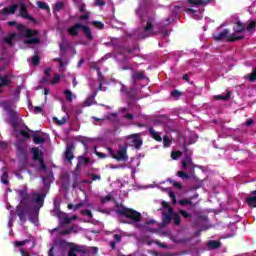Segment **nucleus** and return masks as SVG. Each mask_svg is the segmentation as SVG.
Listing matches in <instances>:
<instances>
[{
  "label": "nucleus",
  "mask_w": 256,
  "mask_h": 256,
  "mask_svg": "<svg viewBox=\"0 0 256 256\" xmlns=\"http://www.w3.org/2000/svg\"><path fill=\"white\" fill-rule=\"evenodd\" d=\"M10 123L13 129V135L16 138V149L18 153V159L20 161L19 167H27V139H31L29 134V128L19 120V113L10 111Z\"/></svg>",
  "instance_id": "obj_1"
},
{
  "label": "nucleus",
  "mask_w": 256,
  "mask_h": 256,
  "mask_svg": "<svg viewBox=\"0 0 256 256\" xmlns=\"http://www.w3.org/2000/svg\"><path fill=\"white\" fill-rule=\"evenodd\" d=\"M20 204L16 207V215L21 223H33V194H29L27 188L17 191Z\"/></svg>",
  "instance_id": "obj_2"
},
{
  "label": "nucleus",
  "mask_w": 256,
  "mask_h": 256,
  "mask_svg": "<svg viewBox=\"0 0 256 256\" xmlns=\"http://www.w3.org/2000/svg\"><path fill=\"white\" fill-rule=\"evenodd\" d=\"M45 197H47L45 188L33 193V225L36 227H39V211L45 205Z\"/></svg>",
  "instance_id": "obj_3"
},
{
  "label": "nucleus",
  "mask_w": 256,
  "mask_h": 256,
  "mask_svg": "<svg viewBox=\"0 0 256 256\" xmlns=\"http://www.w3.org/2000/svg\"><path fill=\"white\" fill-rule=\"evenodd\" d=\"M33 161L34 167L37 171H47V165L45 164V152L43 151V146L33 147Z\"/></svg>",
  "instance_id": "obj_4"
},
{
  "label": "nucleus",
  "mask_w": 256,
  "mask_h": 256,
  "mask_svg": "<svg viewBox=\"0 0 256 256\" xmlns=\"http://www.w3.org/2000/svg\"><path fill=\"white\" fill-rule=\"evenodd\" d=\"M79 29L82 30L87 41H93V33L91 32V28L81 23H75L73 26H70L68 28V35H70L71 37H77V35H79Z\"/></svg>",
  "instance_id": "obj_5"
},
{
  "label": "nucleus",
  "mask_w": 256,
  "mask_h": 256,
  "mask_svg": "<svg viewBox=\"0 0 256 256\" xmlns=\"http://www.w3.org/2000/svg\"><path fill=\"white\" fill-rule=\"evenodd\" d=\"M120 208L116 210L117 215H121L122 217H126V219H131V221H134V223H139L141 219H143V215H141L140 212H137L134 209L127 208L123 206V204H120Z\"/></svg>",
  "instance_id": "obj_6"
},
{
  "label": "nucleus",
  "mask_w": 256,
  "mask_h": 256,
  "mask_svg": "<svg viewBox=\"0 0 256 256\" xmlns=\"http://www.w3.org/2000/svg\"><path fill=\"white\" fill-rule=\"evenodd\" d=\"M155 15L148 16L146 25L143 27V33L141 34L142 39H147V37H156L159 35V31L155 30Z\"/></svg>",
  "instance_id": "obj_7"
},
{
  "label": "nucleus",
  "mask_w": 256,
  "mask_h": 256,
  "mask_svg": "<svg viewBox=\"0 0 256 256\" xmlns=\"http://www.w3.org/2000/svg\"><path fill=\"white\" fill-rule=\"evenodd\" d=\"M16 29L18 31L17 37H25L24 43L26 45H33V30L28 29L23 24H17Z\"/></svg>",
  "instance_id": "obj_8"
},
{
  "label": "nucleus",
  "mask_w": 256,
  "mask_h": 256,
  "mask_svg": "<svg viewBox=\"0 0 256 256\" xmlns=\"http://www.w3.org/2000/svg\"><path fill=\"white\" fill-rule=\"evenodd\" d=\"M47 137V134L44 132L33 131L34 145H43V143H47Z\"/></svg>",
  "instance_id": "obj_9"
},
{
  "label": "nucleus",
  "mask_w": 256,
  "mask_h": 256,
  "mask_svg": "<svg viewBox=\"0 0 256 256\" xmlns=\"http://www.w3.org/2000/svg\"><path fill=\"white\" fill-rule=\"evenodd\" d=\"M114 159L116 161H123L124 163L129 161V156L127 155V147H120Z\"/></svg>",
  "instance_id": "obj_10"
},
{
  "label": "nucleus",
  "mask_w": 256,
  "mask_h": 256,
  "mask_svg": "<svg viewBox=\"0 0 256 256\" xmlns=\"http://www.w3.org/2000/svg\"><path fill=\"white\" fill-rule=\"evenodd\" d=\"M13 79H15V75L13 74H4L0 78V87H9V85H13Z\"/></svg>",
  "instance_id": "obj_11"
},
{
  "label": "nucleus",
  "mask_w": 256,
  "mask_h": 256,
  "mask_svg": "<svg viewBox=\"0 0 256 256\" xmlns=\"http://www.w3.org/2000/svg\"><path fill=\"white\" fill-rule=\"evenodd\" d=\"M129 139H132V145L137 150L141 149L143 147V139H141L139 134H131L129 136Z\"/></svg>",
  "instance_id": "obj_12"
},
{
  "label": "nucleus",
  "mask_w": 256,
  "mask_h": 256,
  "mask_svg": "<svg viewBox=\"0 0 256 256\" xmlns=\"http://www.w3.org/2000/svg\"><path fill=\"white\" fill-rule=\"evenodd\" d=\"M190 7H207L211 3V0H187Z\"/></svg>",
  "instance_id": "obj_13"
},
{
  "label": "nucleus",
  "mask_w": 256,
  "mask_h": 256,
  "mask_svg": "<svg viewBox=\"0 0 256 256\" xmlns=\"http://www.w3.org/2000/svg\"><path fill=\"white\" fill-rule=\"evenodd\" d=\"M78 162L76 165V171H79V169H81V167H87V165H89V163H91V158L85 157V156H78L77 157Z\"/></svg>",
  "instance_id": "obj_14"
},
{
  "label": "nucleus",
  "mask_w": 256,
  "mask_h": 256,
  "mask_svg": "<svg viewBox=\"0 0 256 256\" xmlns=\"http://www.w3.org/2000/svg\"><path fill=\"white\" fill-rule=\"evenodd\" d=\"M173 221V208H169L168 213L162 214V225L165 227V225H169Z\"/></svg>",
  "instance_id": "obj_15"
},
{
  "label": "nucleus",
  "mask_w": 256,
  "mask_h": 256,
  "mask_svg": "<svg viewBox=\"0 0 256 256\" xmlns=\"http://www.w3.org/2000/svg\"><path fill=\"white\" fill-rule=\"evenodd\" d=\"M131 79L135 87V85H137V81H143V79H147V77L145 76V71H138L132 74Z\"/></svg>",
  "instance_id": "obj_16"
},
{
  "label": "nucleus",
  "mask_w": 256,
  "mask_h": 256,
  "mask_svg": "<svg viewBox=\"0 0 256 256\" xmlns=\"http://www.w3.org/2000/svg\"><path fill=\"white\" fill-rule=\"evenodd\" d=\"M75 149V144L70 143L67 147H66V151H65V159L66 161H73V159H75V155H73V150Z\"/></svg>",
  "instance_id": "obj_17"
},
{
  "label": "nucleus",
  "mask_w": 256,
  "mask_h": 256,
  "mask_svg": "<svg viewBox=\"0 0 256 256\" xmlns=\"http://www.w3.org/2000/svg\"><path fill=\"white\" fill-rule=\"evenodd\" d=\"M56 216L58 217V219H60L62 225H69V223H71V218L68 217L67 214L62 212L61 210L57 211Z\"/></svg>",
  "instance_id": "obj_18"
},
{
  "label": "nucleus",
  "mask_w": 256,
  "mask_h": 256,
  "mask_svg": "<svg viewBox=\"0 0 256 256\" xmlns=\"http://www.w3.org/2000/svg\"><path fill=\"white\" fill-rule=\"evenodd\" d=\"M95 97H97V90L94 91L93 94L84 101L83 107H91V105H97Z\"/></svg>",
  "instance_id": "obj_19"
},
{
  "label": "nucleus",
  "mask_w": 256,
  "mask_h": 256,
  "mask_svg": "<svg viewBox=\"0 0 256 256\" xmlns=\"http://www.w3.org/2000/svg\"><path fill=\"white\" fill-rule=\"evenodd\" d=\"M229 35V29H224L222 32H218L213 35L214 41H223V39H227Z\"/></svg>",
  "instance_id": "obj_20"
},
{
  "label": "nucleus",
  "mask_w": 256,
  "mask_h": 256,
  "mask_svg": "<svg viewBox=\"0 0 256 256\" xmlns=\"http://www.w3.org/2000/svg\"><path fill=\"white\" fill-rule=\"evenodd\" d=\"M17 9H19V5L18 4H13L12 6L10 7H5L3 10H2V15H15V11H17Z\"/></svg>",
  "instance_id": "obj_21"
},
{
  "label": "nucleus",
  "mask_w": 256,
  "mask_h": 256,
  "mask_svg": "<svg viewBox=\"0 0 256 256\" xmlns=\"http://www.w3.org/2000/svg\"><path fill=\"white\" fill-rule=\"evenodd\" d=\"M243 39H245L244 35H239V33H235V32L227 36L228 43H235V41H241Z\"/></svg>",
  "instance_id": "obj_22"
},
{
  "label": "nucleus",
  "mask_w": 256,
  "mask_h": 256,
  "mask_svg": "<svg viewBox=\"0 0 256 256\" xmlns=\"http://www.w3.org/2000/svg\"><path fill=\"white\" fill-rule=\"evenodd\" d=\"M5 55H7V48H3L0 53V62L3 61L4 67H9L11 65V60L9 58H5Z\"/></svg>",
  "instance_id": "obj_23"
},
{
  "label": "nucleus",
  "mask_w": 256,
  "mask_h": 256,
  "mask_svg": "<svg viewBox=\"0 0 256 256\" xmlns=\"http://www.w3.org/2000/svg\"><path fill=\"white\" fill-rule=\"evenodd\" d=\"M20 15L24 19H29L30 21H33V16H31L27 13V5H25V4L20 5Z\"/></svg>",
  "instance_id": "obj_24"
},
{
  "label": "nucleus",
  "mask_w": 256,
  "mask_h": 256,
  "mask_svg": "<svg viewBox=\"0 0 256 256\" xmlns=\"http://www.w3.org/2000/svg\"><path fill=\"white\" fill-rule=\"evenodd\" d=\"M150 136L152 137V139H154L155 141H158L159 143H161V141H163V138L161 137V134H159V132L155 131V128L150 127L148 129Z\"/></svg>",
  "instance_id": "obj_25"
},
{
  "label": "nucleus",
  "mask_w": 256,
  "mask_h": 256,
  "mask_svg": "<svg viewBox=\"0 0 256 256\" xmlns=\"http://www.w3.org/2000/svg\"><path fill=\"white\" fill-rule=\"evenodd\" d=\"M246 27L241 21H237L233 27L234 33H243Z\"/></svg>",
  "instance_id": "obj_26"
},
{
  "label": "nucleus",
  "mask_w": 256,
  "mask_h": 256,
  "mask_svg": "<svg viewBox=\"0 0 256 256\" xmlns=\"http://www.w3.org/2000/svg\"><path fill=\"white\" fill-rule=\"evenodd\" d=\"M193 167V159L191 156H186L185 159L182 161V167L184 170H187L188 167Z\"/></svg>",
  "instance_id": "obj_27"
},
{
  "label": "nucleus",
  "mask_w": 256,
  "mask_h": 256,
  "mask_svg": "<svg viewBox=\"0 0 256 256\" xmlns=\"http://www.w3.org/2000/svg\"><path fill=\"white\" fill-rule=\"evenodd\" d=\"M17 39V33H12L10 34L8 37H5L3 39L4 43H6L7 45H9L10 47H13V40Z\"/></svg>",
  "instance_id": "obj_28"
},
{
  "label": "nucleus",
  "mask_w": 256,
  "mask_h": 256,
  "mask_svg": "<svg viewBox=\"0 0 256 256\" xmlns=\"http://www.w3.org/2000/svg\"><path fill=\"white\" fill-rule=\"evenodd\" d=\"M214 99L216 101H229L231 99V92H227V94H220V95H216L214 96Z\"/></svg>",
  "instance_id": "obj_29"
},
{
  "label": "nucleus",
  "mask_w": 256,
  "mask_h": 256,
  "mask_svg": "<svg viewBox=\"0 0 256 256\" xmlns=\"http://www.w3.org/2000/svg\"><path fill=\"white\" fill-rule=\"evenodd\" d=\"M207 247H209V249H219V247H221V242L216 240H210L207 243Z\"/></svg>",
  "instance_id": "obj_30"
},
{
  "label": "nucleus",
  "mask_w": 256,
  "mask_h": 256,
  "mask_svg": "<svg viewBox=\"0 0 256 256\" xmlns=\"http://www.w3.org/2000/svg\"><path fill=\"white\" fill-rule=\"evenodd\" d=\"M27 243H31V239H25L22 241L16 240L14 241V247L19 248V247H25Z\"/></svg>",
  "instance_id": "obj_31"
},
{
  "label": "nucleus",
  "mask_w": 256,
  "mask_h": 256,
  "mask_svg": "<svg viewBox=\"0 0 256 256\" xmlns=\"http://www.w3.org/2000/svg\"><path fill=\"white\" fill-rule=\"evenodd\" d=\"M37 5L39 9H43L44 11H47V13H51V8H49V5H47V2L38 1Z\"/></svg>",
  "instance_id": "obj_32"
},
{
  "label": "nucleus",
  "mask_w": 256,
  "mask_h": 256,
  "mask_svg": "<svg viewBox=\"0 0 256 256\" xmlns=\"http://www.w3.org/2000/svg\"><path fill=\"white\" fill-rule=\"evenodd\" d=\"M1 183H3V185H9V173L5 170L1 175Z\"/></svg>",
  "instance_id": "obj_33"
},
{
  "label": "nucleus",
  "mask_w": 256,
  "mask_h": 256,
  "mask_svg": "<svg viewBox=\"0 0 256 256\" xmlns=\"http://www.w3.org/2000/svg\"><path fill=\"white\" fill-rule=\"evenodd\" d=\"M172 219L174 221V225L178 227V225H181V216L177 213L172 212Z\"/></svg>",
  "instance_id": "obj_34"
},
{
  "label": "nucleus",
  "mask_w": 256,
  "mask_h": 256,
  "mask_svg": "<svg viewBox=\"0 0 256 256\" xmlns=\"http://www.w3.org/2000/svg\"><path fill=\"white\" fill-rule=\"evenodd\" d=\"M179 205H181V207L185 206V205H190L191 207H195V204H193V202L189 199H181L178 201Z\"/></svg>",
  "instance_id": "obj_35"
},
{
  "label": "nucleus",
  "mask_w": 256,
  "mask_h": 256,
  "mask_svg": "<svg viewBox=\"0 0 256 256\" xmlns=\"http://www.w3.org/2000/svg\"><path fill=\"white\" fill-rule=\"evenodd\" d=\"M171 143H173V140H171L169 138V136L165 135L163 137V147L167 148V147H171Z\"/></svg>",
  "instance_id": "obj_36"
},
{
  "label": "nucleus",
  "mask_w": 256,
  "mask_h": 256,
  "mask_svg": "<svg viewBox=\"0 0 256 256\" xmlns=\"http://www.w3.org/2000/svg\"><path fill=\"white\" fill-rule=\"evenodd\" d=\"M52 120L56 125H65V123H67V119L65 117H62L61 120L57 117H53Z\"/></svg>",
  "instance_id": "obj_37"
},
{
  "label": "nucleus",
  "mask_w": 256,
  "mask_h": 256,
  "mask_svg": "<svg viewBox=\"0 0 256 256\" xmlns=\"http://www.w3.org/2000/svg\"><path fill=\"white\" fill-rule=\"evenodd\" d=\"M183 149H184V155L185 157H191V155H193V151L189 150V148H187V142H184L182 145Z\"/></svg>",
  "instance_id": "obj_38"
},
{
  "label": "nucleus",
  "mask_w": 256,
  "mask_h": 256,
  "mask_svg": "<svg viewBox=\"0 0 256 256\" xmlns=\"http://www.w3.org/2000/svg\"><path fill=\"white\" fill-rule=\"evenodd\" d=\"M64 95L69 103H73V92L71 90H65Z\"/></svg>",
  "instance_id": "obj_39"
},
{
  "label": "nucleus",
  "mask_w": 256,
  "mask_h": 256,
  "mask_svg": "<svg viewBox=\"0 0 256 256\" xmlns=\"http://www.w3.org/2000/svg\"><path fill=\"white\" fill-rule=\"evenodd\" d=\"M255 27H256V22L255 20H252L247 27L245 28L246 31H249L250 33H253V31H255Z\"/></svg>",
  "instance_id": "obj_40"
},
{
  "label": "nucleus",
  "mask_w": 256,
  "mask_h": 256,
  "mask_svg": "<svg viewBox=\"0 0 256 256\" xmlns=\"http://www.w3.org/2000/svg\"><path fill=\"white\" fill-rule=\"evenodd\" d=\"M39 35V31L33 30V45H38V43H41V40L37 37Z\"/></svg>",
  "instance_id": "obj_41"
},
{
  "label": "nucleus",
  "mask_w": 256,
  "mask_h": 256,
  "mask_svg": "<svg viewBox=\"0 0 256 256\" xmlns=\"http://www.w3.org/2000/svg\"><path fill=\"white\" fill-rule=\"evenodd\" d=\"M171 97H173V99H179V97H181L183 95V92L179 91V90H173L170 93Z\"/></svg>",
  "instance_id": "obj_42"
},
{
  "label": "nucleus",
  "mask_w": 256,
  "mask_h": 256,
  "mask_svg": "<svg viewBox=\"0 0 256 256\" xmlns=\"http://www.w3.org/2000/svg\"><path fill=\"white\" fill-rule=\"evenodd\" d=\"M91 25L96 27V29H104L105 28V24L103 22H100V21H92Z\"/></svg>",
  "instance_id": "obj_43"
},
{
  "label": "nucleus",
  "mask_w": 256,
  "mask_h": 256,
  "mask_svg": "<svg viewBox=\"0 0 256 256\" xmlns=\"http://www.w3.org/2000/svg\"><path fill=\"white\" fill-rule=\"evenodd\" d=\"M181 155H183V152L181 151H172L171 152V158L174 159V160H177L181 157Z\"/></svg>",
  "instance_id": "obj_44"
},
{
  "label": "nucleus",
  "mask_w": 256,
  "mask_h": 256,
  "mask_svg": "<svg viewBox=\"0 0 256 256\" xmlns=\"http://www.w3.org/2000/svg\"><path fill=\"white\" fill-rule=\"evenodd\" d=\"M65 7V4L63 2H57L54 6V11H61Z\"/></svg>",
  "instance_id": "obj_45"
},
{
  "label": "nucleus",
  "mask_w": 256,
  "mask_h": 256,
  "mask_svg": "<svg viewBox=\"0 0 256 256\" xmlns=\"http://www.w3.org/2000/svg\"><path fill=\"white\" fill-rule=\"evenodd\" d=\"M41 63V57L39 55L33 56V67H37Z\"/></svg>",
  "instance_id": "obj_46"
},
{
  "label": "nucleus",
  "mask_w": 256,
  "mask_h": 256,
  "mask_svg": "<svg viewBox=\"0 0 256 256\" xmlns=\"http://www.w3.org/2000/svg\"><path fill=\"white\" fill-rule=\"evenodd\" d=\"M106 2L105 0H94L95 7H105Z\"/></svg>",
  "instance_id": "obj_47"
},
{
  "label": "nucleus",
  "mask_w": 256,
  "mask_h": 256,
  "mask_svg": "<svg viewBox=\"0 0 256 256\" xmlns=\"http://www.w3.org/2000/svg\"><path fill=\"white\" fill-rule=\"evenodd\" d=\"M73 249L76 253H83L84 255L87 253V250L83 249V246H74Z\"/></svg>",
  "instance_id": "obj_48"
},
{
  "label": "nucleus",
  "mask_w": 256,
  "mask_h": 256,
  "mask_svg": "<svg viewBox=\"0 0 256 256\" xmlns=\"http://www.w3.org/2000/svg\"><path fill=\"white\" fill-rule=\"evenodd\" d=\"M113 239L115 243H121V241H123V236L121 234H114Z\"/></svg>",
  "instance_id": "obj_49"
},
{
  "label": "nucleus",
  "mask_w": 256,
  "mask_h": 256,
  "mask_svg": "<svg viewBox=\"0 0 256 256\" xmlns=\"http://www.w3.org/2000/svg\"><path fill=\"white\" fill-rule=\"evenodd\" d=\"M180 215H182V217H184L185 219H191L192 217V215L185 210H180Z\"/></svg>",
  "instance_id": "obj_50"
},
{
  "label": "nucleus",
  "mask_w": 256,
  "mask_h": 256,
  "mask_svg": "<svg viewBox=\"0 0 256 256\" xmlns=\"http://www.w3.org/2000/svg\"><path fill=\"white\" fill-rule=\"evenodd\" d=\"M82 215H86V217H89V219H93V212L91 210H82Z\"/></svg>",
  "instance_id": "obj_51"
},
{
  "label": "nucleus",
  "mask_w": 256,
  "mask_h": 256,
  "mask_svg": "<svg viewBox=\"0 0 256 256\" xmlns=\"http://www.w3.org/2000/svg\"><path fill=\"white\" fill-rule=\"evenodd\" d=\"M60 80H61V75L55 74L54 75V80L51 81V85H57V83H59Z\"/></svg>",
  "instance_id": "obj_52"
},
{
  "label": "nucleus",
  "mask_w": 256,
  "mask_h": 256,
  "mask_svg": "<svg viewBox=\"0 0 256 256\" xmlns=\"http://www.w3.org/2000/svg\"><path fill=\"white\" fill-rule=\"evenodd\" d=\"M178 177H180V179H189V174L183 172V171H178Z\"/></svg>",
  "instance_id": "obj_53"
},
{
  "label": "nucleus",
  "mask_w": 256,
  "mask_h": 256,
  "mask_svg": "<svg viewBox=\"0 0 256 256\" xmlns=\"http://www.w3.org/2000/svg\"><path fill=\"white\" fill-rule=\"evenodd\" d=\"M123 117H124V119H126L127 121H133V119H135V114H132V113L124 114Z\"/></svg>",
  "instance_id": "obj_54"
},
{
  "label": "nucleus",
  "mask_w": 256,
  "mask_h": 256,
  "mask_svg": "<svg viewBox=\"0 0 256 256\" xmlns=\"http://www.w3.org/2000/svg\"><path fill=\"white\" fill-rule=\"evenodd\" d=\"M90 15H91L90 12H86V14L80 15L79 19H80V21H87L89 19Z\"/></svg>",
  "instance_id": "obj_55"
},
{
  "label": "nucleus",
  "mask_w": 256,
  "mask_h": 256,
  "mask_svg": "<svg viewBox=\"0 0 256 256\" xmlns=\"http://www.w3.org/2000/svg\"><path fill=\"white\" fill-rule=\"evenodd\" d=\"M249 79H250L251 83H254V81H256V68L250 74Z\"/></svg>",
  "instance_id": "obj_56"
},
{
  "label": "nucleus",
  "mask_w": 256,
  "mask_h": 256,
  "mask_svg": "<svg viewBox=\"0 0 256 256\" xmlns=\"http://www.w3.org/2000/svg\"><path fill=\"white\" fill-rule=\"evenodd\" d=\"M169 197L172 199V203H177V196L175 195V192H169Z\"/></svg>",
  "instance_id": "obj_57"
},
{
  "label": "nucleus",
  "mask_w": 256,
  "mask_h": 256,
  "mask_svg": "<svg viewBox=\"0 0 256 256\" xmlns=\"http://www.w3.org/2000/svg\"><path fill=\"white\" fill-rule=\"evenodd\" d=\"M19 252H20L21 256H31L29 251L25 250L24 248H19Z\"/></svg>",
  "instance_id": "obj_58"
},
{
  "label": "nucleus",
  "mask_w": 256,
  "mask_h": 256,
  "mask_svg": "<svg viewBox=\"0 0 256 256\" xmlns=\"http://www.w3.org/2000/svg\"><path fill=\"white\" fill-rule=\"evenodd\" d=\"M91 179L92 181H101V175H98V174H91Z\"/></svg>",
  "instance_id": "obj_59"
},
{
  "label": "nucleus",
  "mask_w": 256,
  "mask_h": 256,
  "mask_svg": "<svg viewBox=\"0 0 256 256\" xmlns=\"http://www.w3.org/2000/svg\"><path fill=\"white\" fill-rule=\"evenodd\" d=\"M173 187H175L176 189H183V185H181V183L176 182V181H171Z\"/></svg>",
  "instance_id": "obj_60"
},
{
  "label": "nucleus",
  "mask_w": 256,
  "mask_h": 256,
  "mask_svg": "<svg viewBox=\"0 0 256 256\" xmlns=\"http://www.w3.org/2000/svg\"><path fill=\"white\" fill-rule=\"evenodd\" d=\"M95 154L97 155V157L99 158V159H107V154H105V153H102V152H95Z\"/></svg>",
  "instance_id": "obj_61"
},
{
  "label": "nucleus",
  "mask_w": 256,
  "mask_h": 256,
  "mask_svg": "<svg viewBox=\"0 0 256 256\" xmlns=\"http://www.w3.org/2000/svg\"><path fill=\"white\" fill-rule=\"evenodd\" d=\"M77 179H79V174L74 172L73 187H77L78 185Z\"/></svg>",
  "instance_id": "obj_62"
},
{
  "label": "nucleus",
  "mask_w": 256,
  "mask_h": 256,
  "mask_svg": "<svg viewBox=\"0 0 256 256\" xmlns=\"http://www.w3.org/2000/svg\"><path fill=\"white\" fill-rule=\"evenodd\" d=\"M34 111L43 115V106H35Z\"/></svg>",
  "instance_id": "obj_63"
},
{
  "label": "nucleus",
  "mask_w": 256,
  "mask_h": 256,
  "mask_svg": "<svg viewBox=\"0 0 256 256\" xmlns=\"http://www.w3.org/2000/svg\"><path fill=\"white\" fill-rule=\"evenodd\" d=\"M68 256H77L75 248H70V250L68 251Z\"/></svg>",
  "instance_id": "obj_64"
}]
</instances>
